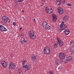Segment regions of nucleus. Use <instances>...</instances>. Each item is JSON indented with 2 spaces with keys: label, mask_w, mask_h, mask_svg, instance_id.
<instances>
[{
  "label": "nucleus",
  "mask_w": 74,
  "mask_h": 74,
  "mask_svg": "<svg viewBox=\"0 0 74 74\" xmlns=\"http://www.w3.org/2000/svg\"><path fill=\"white\" fill-rule=\"evenodd\" d=\"M29 36L31 39L35 40L36 38V36L35 33L33 31H30L29 32Z\"/></svg>",
  "instance_id": "nucleus-1"
},
{
  "label": "nucleus",
  "mask_w": 74,
  "mask_h": 74,
  "mask_svg": "<svg viewBox=\"0 0 74 74\" xmlns=\"http://www.w3.org/2000/svg\"><path fill=\"white\" fill-rule=\"evenodd\" d=\"M2 20L4 23H9L11 21L8 17L5 16H3L1 18Z\"/></svg>",
  "instance_id": "nucleus-2"
},
{
  "label": "nucleus",
  "mask_w": 74,
  "mask_h": 74,
  "mask_svg": "<svg viewBox=\"0 0 74 74\" xmlns=\"http://www.w3.org/2000/svg\"><path fill=\"white\" fill-rule=\"evenodd\" d=\"M43 27L44 29H45L46 30H50V26L48 25V24L46 22H44L43 23Z\"/></svg>",
  "instance_id": "nucleus-3"
},
{
  "label": "nucleus",
  "mask_w": 74,
  "mask_h": 74,
  "mask_svg": "<svg viewBox=\"0 0 74 74\" xmlns=\"http://www.w3.org/2000/svg\"><path fill=\"white\" fill-rule=\"evenodd\" d=\"M45 10L47 14H52L53 10H52V9L51 8V7L50 6H47V7L46 8Z\"/></svg>",
  "instance_id": "nucleus-4"
},
{
  "label": "nucleus",
  "mask_w": 74,
  "mask_h": 74,
  "mask_svg": "<svg viewBox=\"0 0 74 74\" xmlns=\"http://www.w3.org/2000/svg\"><path fill=\"white\" fill-rule=\"evenodd\" d=\"M44 52L46 55H49L50 53V50L49 47H46L44 50Z\"/></svg>",
  "instance_id": "nucleus-5"
},
{
  "label": "nucleus",
  "mask_w": 74,
  "mask_h": 74,
  "mask_svg": "<svg viewBox=\"0 0 74 74\" xmlns=\"http://www.w3.org/2000/svg\"><path fill=\"white\" fill-rule=\"evenodd\" d=\"M64 22H62L61 23V24L60 26V27H61V29L62 30H64L67 28V26L66 25L64 24Z\"/></svg>",
  "instance_id": "nucleus-6"
},
{
  "label": "nucleus",
  "mask_w": 74,
  "mask_h": 74,
  "mask_svg": "<svg viewBox=\"0 0 74 74\" xmlns=\"http://www.w3.org/2000/svg\"><path fill=\"white\" fill-rule=\"evenodd\" d=\"M59 58L60 60H62L63 59H64L65 58L64 54L63 53H61L59 55Z\"/></svg>",
  "instance_id": "nucleus-7"
},
{
  "label": "nucleus",
  "mask_w": 74,
  "mask_h": 74,
  "mask_svg": "<svg viewBox=\"0 0 74 74\" xmlns=\"http://www.w3.org/2000/svg\"><path fill=\"white\" fill-rule=\"evenodd\" d=\"M0 30L2 32H6L7 29L4 27L3 25L0 24Z\"/></svg>",
  "instance_id": "nucleus-8"
},
{
  "label": "nucleus",
  "mask_w": 74,
  "mask_h": 74,
  "mask_svg": "<svg viewBox=\"0 0 74 74\" xmlns=\"http://www.w3.org/2000/svg\"><path fill=\"white\" fill-rule=\"evenodd\" d=\"M57 41L58 42V44H59V45H60V47H62V46L63 45L64 43L62 41V40H60V39H58V38Z\"/></svg>",
  "instance_id": "nucleus-9"
},
{
  "label": "nucleus",
  "mask_w": 74,
  "mask_h": 74,
  "mask_svg": "<svg viewBox=\"0 0 74 74\" xmlns=\"http://www.w3.org/2000/svg\"><path fill=\"white\" fill-rule=\"evenodd\" d=\"M9 68L10 69H12L15 68V65L14 64V63L11 62L10 63L9 65Z\"/></svg>",
  "instance_id": "nucleus-10"
},
{
  "label": "nucleus",
  "mask_w": 74,
  "mask_h": 74,
  "mask_svg": "<svg viewBox=\"0 0 74 74\" xmlns=\"http://www.w3.org/2000/svg\"><path fill=\"white\" fill-rule=\"evenodd\" d=\"M58 9L60 14L62 15V14L63 13V9L60 8H58Z\"/></svg>",
  "instance_id": "nucleus-11"
},
{
  "label": "nucleus",
  "mask_w": 74,
  "mask_h": 74,
  "mask_svg": "<svg viewBox=\"0 0 74 74\" xmlns=\"http://www.w3.org/2000/svg\"><path fill=\"white\" fill-rule=\"evenodd\" d=\"M23 67H24L25 68H26L27 71H30V69H31L30 66H29V65H27L23 66Z\"/></svg>",
  "instance_id": "nucleus-12"
},
{
  "label": "nucleus",
  "mask_w": 74,
  "mask_h": 74,
  "mask_svg": "<svg viewBox=\"0 0 74 74\" xmlns=\"http://www.w3.org/2000/svg\"><path fill=\"white\" fill-rule=\"evenodd\" d=\"M53 22H56V20H57V17L56 15L53 14Z\"/></svg>",
  "instance_id": "nucleus-13"
},
{
  "label": "nucleus",
  "mask_w": 74,
  "mask_h": 74,
  "mask_svg": "<svg viewBox=\"0 0 74 74\" xmlns=\"http://www.w3.org/2000/svg\"><path fill=\"white\" fill-rule=\"evenodd\" d=\"M2 66L3 67L5 68L7 66V63L5 62V61H4V62H2Z\"/></svg>",
  "instance_id": "nucleus-14"
},
{
  "label": "nucleus",
  "mask_w": 74,
  "mask_h": 74,
  "mask_svg": "<svg viewBox=\"0 0 74 74\" xmlns=\"http://www.w3.org/2000/svg\"><path fill=\"white\" fill-rule=\"evenodd\" d=\"M68 19H69V16L67 15L65 16L63 18V20L64 21H67Z\"/></svg>",
  "instance_id": "nucleus-15"
},
{
  "label": "nucleus",
  "mask_w": 74,
  "mask_h": 74,
  "mask_svg": "<svg viewBox=\"0 0 74 74\" xmlns=\"http://www.w3.org/2000/svg\"><path fill=\"white\" fill-rule=\"evenodd\" d=\"M64 32L66 35H68V34L70 33V31H69V29H66V30H65Z\"/></svg>",
  "instance_id": "nucleus-16"
},
{
  "label": "nucleus",
  "mask_w": 74,
  "mask_h": 74,
  "mask_svg": "<svg viewBox=\"0 0 74 74\" xmlns=\"http://www.w3.org/2000/svg\"><path fill=\"white\" fill-rule=\"evenodd\" d=\"M70 51L72 52H74V46H72L70 49Z\"/></svg>",
  "instance_id": "nucleus-17"
},
{
  "label": "nucleus",
  "mask_w": 74,
  "mask_h": 74,
  "mask_svg": "<svg viewBox=\"0 0 74 74\" xmlns=\"http://www.w3.org/2000/svg\"><path fill=\"white\" fill-rule=\"evenodd\" d=\"M72 59V57H71V56H69L67 57V60H68V61L71 60Z\"/></svg>",
  "instance_id": "nucleus-18"
},
{
  "label": "nucleus",
  "mask_w": 74,
  "mask_h": 74,
  "mask_svg": "<svg viewBox=\"0 0 74 74\" xmlns=\"http://www.w3.org/2000/svg\"><path fill=\"white\" fill-rule=\"evenodd\" d=\"M57 2H59V3L58 4V5H60L61 4V2L60 1H62V0H57Z\"/></svg>",
  "instance_id": "nucleus-19"
},
{
  "label": "nucleus",
  "mask_w": 74,
  "mask_h": 74,
  "mask_svg": "<svg viewBox=\"0 0 74 74\" xmlns=\"http://www.w3.org/2000/svg\"><path fill=\"white\" fill-rule=\"evenodd\" d=\"M32 60L34 61V60H36V56H34H34L32 57Z\"/></svg>",
  "instance_id": "nucleus-20"
},
{
  "label": "nucleus",
  "mask_w": 74,
  "mask_h": 74,
  "mask_svg": "<svg viewBox=\"0 0 74 74\" xmlns=\"http://www.w3.org/2000/svg\"><path fill=\"white\" fill-rule=\"evenodd\" d=\"M56 63L57 65H59V60H57L56 61Z\"/></svg>",
  "instance_id": "nucleus-21"
},
{
  "label": "nucleus",
  "mask_w": 74,
  "mask_h": 74,
  "mask_svg": "<svg viewBox=\"0 0 74 74\" xmlns=\"http://www.w3.org/2000/svg\"><path fill=\"white\" fill-rule=\"evenodd\" d=\"M18 71V72L19 73H21L22 72V69L21 68H20L19 69H18L17 70Z\"/></svg>",
  "instance_id": "nucleus-22"
},
{
  "label": "nucleus",
  "mask_w": 74,
  "mask_h": 74,
  "mask_svg": "<svg viewBox=\"0 0 74 74\" xmlns=\"http://www.w3.org/2000/svg\"><path fill=\"white\" fill-rule=\"evenodd\" d=\"M54 46L55 48H58V44H57L56 43H54Z\"/></svg>",
  "instance_id": "nucleus-23"
},
{
  "label": "nucleus",
  "mask_w": 74,
  "mask_h": 74,
  "mask_svg": "<svg viewBox=\"0 0 74 74\" xmlns=\"http://www.w3.org/2000/svg\"><path fill=\"white\" fill-rule=\"evenodd\" d=\"M23 42H27V40L25 38H23Z\"/></svg>",
  "instance_id": "nucleus-24"
},
{
  "label": "nucleus",
  "mask_w": 74,
  "mask_h": 74,
  "mask_svg": "<svg viewBox=\"0 0 74 74\" xmlns=\"http://www.w3.org/2000/svg\"><path fill=\"white\" fill-rule=\"evenodd\" d=\"M67 5L68 6H72V4L71 3H67Z\"/></svg>",
  "instance_id": "nucleus-25"
},
{
  "label": "nucleus",
  "mask_w": 74,
  "mask_h": 74,
  "mask_svg": "<svg viewBox=\"0 0 74 74\" xmlns=\"http://www.w3.org/2000/svg\"><path fill=\"white\" fill-rule=\"evenodd\" d=\"M23 1V0H18V3H20L21 2H22Z\"/></svg>",
  "instance_id": "nucleus-26"
},
{
  "label": "nucleus",
  "mask_w": 74,
  "mask_h": 74,
  "mask_svg": "<svg viewBox=\"0 0 74 74\" xmlns=\"http://www.w3.org/2000/svg\"><path fill=\"white\" fill-rule=\"evenodd\" d=\"M73 43H74V42H73V41H71V42H70L69 44L70 45H72V44H73Z\"/></svg>",
  "instance_id": "nucleus-27"
},
{
  "label": "nucleus",
  "mask_w": 74,
  "mask_h": 74,
  "mask_svg": "<svg viewBox=\"0 0 74 74\" xmlns=\"http://www.w3.org/2000/svg\"><path fill=\"white\" fill-rule=\"evenodd\" d=\"M33 21H34V22H36V20L35 19V18H34L33 19Z\"/></svg>",
  "instance_id": "nucleus-28"
},
{
  "label": "nucleus",
  "mask_w": 74,
  "mask_h": 74,
  "mask_svg": "<svg viewBox=\"0 0 74 74\" xmlns=\"http://www.w3.org/2000/svg\"><path fill=\"white\" fill-rule=\"evenodd\" d=\"M25 62H26V61L25 60H24L22 62L23 64H24Z\"/></svg>",
  "instance_id": "nucleus-29"
},
{
  "label": "nucleus",
  "mask_w": 74,
  "mask_h": 74,
  "mask_svg": "<svg viewBox=\"0 0 74 74\" xmlns=\"http://www.w3.org/2000/svg\"><path fill=\"white\" fill-rule=\"evenodd\" d=\"M50 74H53V72L52 71H51L50 72Z\"/></svg>",
  "instance_id": "nucleus-30"
},
{
  "label": "nucleus",
  "mask_w": 74,
  "mask_h": 74,
  "mask_svg": "<svg viewBox=\"0 0 74 74\" xmlns=\"http://www.w3.org/2000/svg\"><path fill=\"white\" fill-rule=\"evenodd\" d=\"M13 25H14V26H15L16 25V23L15 22H14L13 23Z\"/></svg>",
  "instance_id": "nucleus-31"
},
{
  "label": "nucleus",
  "mask_w": 74,
  "mask_h": 74,
  "mask_svg": "<svg viewBox=\"0 0 74 74\" xmlns=\"http://www.w3.org/2000/svg\"><path fill=\"white\" fill-rule=\"evenodd\" d=\"M44 4V2H42V4H41V6H42Z\"/></svg>",
  "instance_id": "nucleus-32"
},
{
  "label": "nucleus",
  "mask_w": 74,
  "mask_h": 74,
  "mask_svg": "<svg viewBox=\"0 0 74 74\" xmlns=\"http://www.w3.org/2000/svg\"><path fill=\"white\" fill-rule=\"evenodd\" d=\"M42 1H44V2H45V1L46 0H42Z\"/></svg>",
  "instance_id": "nucleus-33"
},
{
  "label": "nucleus",
  "mask_w": 74,
  "mask_h": 74,
  "mask_svg": "<svg viewBox=\"0 0 74 74\" xmlns=\"http://www.w3.org/2000/svg\"><path fill=\"white\" fill-rule=\"evenodd\" d=\"M23 36V34H21V36Z\"/></svg>",
  "instance_id": "nucleus-34"
},
{
  "label": "nucleus",
  "mask_w": 74,
  "mask_h": 74,
  "mask_svg": "<svg viewBox=\"0 0 74 74\" xmlns=\"http://www.w3.org/2000/svg\"><path fill=\"white\" fill-rule=\"evenodd\" d=\"M64 3H66V0H64Z\"/></svg>",
  "instance_id": "nucleus-35"
},
{
  "label": "nucleus",
  "mask_w": 74,
  "mask_h": 74,
  "mask_svg": "<svg viewBox=\"0 0 74 74\" xmlns=\"http://www.w3.org/2000/svg\"><path fill=\"white\" fill-rule=\"evenodd\" d=\"M23 20H25V18H24V17H23Z\"/></svg>",
  "instance_id": "nucleus-36"
},
{
  "label": "nucleus",
  "mask_w": 74,
  "mask_h": 74,
  "mask_svg": "<svg viewBox=\"0 0 74 74\" xmlns=\"http://www.w3.org/2000/svg\"><path fill=\"white\" fill-rule=\"evenodd\" d=\"M21 42L22 44L23 43V42L21 41Z\"/></svg>",
  "instance_id": "nucleus-37"
},
{
  "label": "nucleus",
  "mask_w": 74,
  "mask_h": 74,
  "mask_svg": "<svg viewBox=\"0 0 74 74\" xmlns=\"http://www.w3.org/2000/svg\"><path fill=\"white\" fill-rule=\"evenodd\" d=\"M58 69H59V70H60V68L59 67Z\"/></svg>",
  "instance_id": "nucleus-38"
},
{
  "label": "nucleus",
  "mask_w": 74,
  "mask_h": 74,
  "mask_svg": "<svg viewBox=\"0 0 74 74\" xmlns=\"http://www.w3.org/2000/svg\"><path fill=\"white\" fill-rule=\"evenodd\" d=\"M22 28H20V30H21V29H22Z\"/></svg>",
  "instance_id": "nucleus-39"
},
{
  "label": "nucleus",
  "mask_w": 74,
  "mask_h": 74,
  "mask_svg": "<svg viewBox=\"0 0 74 74\" xmlns=\"http://www.w3.org/2000/svg\"><path fill=\"white\" fill-rule=\"evenodd\" d=\"M22 12H24V10H22Z\"/></svg>",
  "instance_id": "nucleus-40"
},
{
  "label": "nucleus",
  "mask_w": 74,
  "mask_h": 74,
  "mask_svg": "<svg viewBox=\"0 0 74 74\" xmlns=\"http://www.w3.org/2000/svg\"><path fill=\"white\" fill-rule=\"evenodd\" d=\"M64 62L66 63H67V62Z\"/></svg>",
  "instance_id": "nucleus-41"
}]
</instances>
